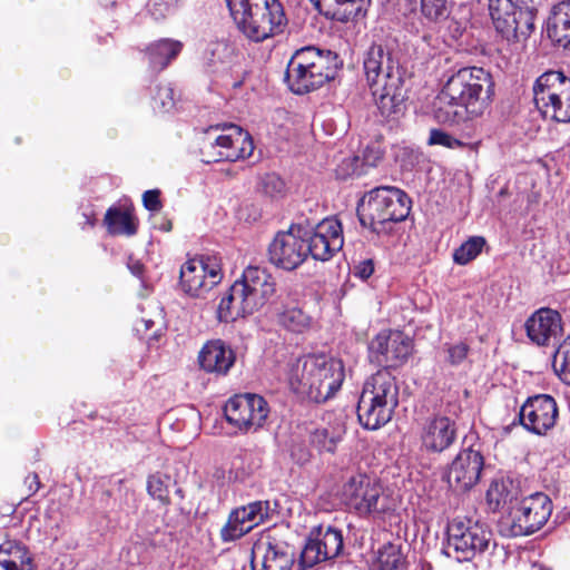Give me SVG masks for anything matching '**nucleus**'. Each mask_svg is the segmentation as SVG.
Segmentation results:
<instances>
[{"instance_id": "f257e3e1", "label": "nucleus", "mask_w": 570, "mask_h": 570, "mask_svg": "<svg viewBox=\"0 0 570 570\" xmlns=\"http://www.w3.org/2000/svg\"><path fill=\"white\" fill-rule=\"evenodd\" d=\"M494 82L490 72L465 67L451 75L435 97L434 117L444 125H459L481 117L491 106Z\"/></svg>"}, {"instance_id": "f03ea898", "label": "nucleus", "mask_w": 570, "mask_h": 570, "mask_svg": "<svg viewBox=\"0 0 570 570\" xmlns=\"http://www.w3.org/2000/svg\"><path fill=\"white\" fill-rule=\"evenodd\" d=\"M363 71L375 104L385 118H397L405 110L406 72L392 51L372 45L363 55Z\"/></svg>"}, {"instance_id": "7ed1b4c3", "label": "nucleus", "mask_w": 570, "mask_h": 570, "mask_svg": "<svg viewBox=\"0 0 570 570\" xmlns=\"http://www.w3.org/2000/svg\"><path fill=\"white\" fill-rule=\"evenodd\" d=\"M344 377L341 360L326 354H308L298 357L292 365L289 385L295 393L322 403L335 395Z\"/></svg>"}, {"instance_id": "20e7f679", "label": "nucleus", "mask_w": 570, "mask_h": 570, "mask_svg": "<svg viewBox=\"0 0 570 570\" xmlns=\"http://www.w3.org/2000/svg\"><path fill=\"white\" fill-rule=\"evenodd\" d=\"M276 294L275 278L258 266H248L220 298L217 317L234 322L264 307Z\"/></svg>"}, {"instance_id": "39448f33", "label": "nucleus", "mask_w": 570, "mask_h": 570, "mask_svg": "<svg viewBox=\"0 0 570 570\" xmlns=\"http://www.w3.org/2000/svg\"><path fill=\"white\" fill-rule=\"evenodd\" d=\"M230 16L245 37L262 42L284 32L287 18L279 0H226Z\"/></svg>"}, {"instance_id": "423d86ee", "label": "nucleus", "mask_w": 570, "mask_h": 570, "mask_svg": "<svg viewBox=\"0 0 570 570\" xmlns=\"http://www.w3.org/2000/svg\"><path fill=\"white\" fill-rule=\"evenodd\" d=\"M338 57L331 50L305 47L297 50L287 63L285 80L291 91L304 95L334 79Z\"/></svg>"}, {"instance_id": "0eeeda50", "label": "nucleus", "mask_w": 570, "mask_h": 570, "mask_svg": "<svg viewBox=\"0 0 570 570\" xmlns=\"http://www.w3.org/2000/svg\"><path fill=\"white\" fill-rule=\"evenodd\" d=\"M399 405L396 379L387 370H380L364 384L357 404L360 423L368 430H376L389 423Z\"/></svg>"}, {"instance_id": "6e6552de", "label": "nucleus", "mask_w": 570, "mask_h": 570, "mask_svg": "<svg viewBox=\"0 0 570 570\" xmlns=\"http://www.w3.org/2000/svg\"><path fill=\"white\" fill-rule=\"evenodd\" d=\"M407 195L395 187L372 189L360 203L357 216L362 226L373 233L389 234L392 224L404 220L411 209Z\"/></svg>"}, {"instance_id": "1a4fd4ad", "label": "nucleus", "mask_w": 570, "mask_h": 570, "mask_svg": "<svg viewBox=\"0 0 570 570\" xmlns=\"http://www.w3.org/2000/svg\"><path fill=\"white\" fill-rule=\"evenodd\" d=\"M342 502L361 517L383 518L393 512L396 502L376 478L366 473H353L342 483Z\"/></svg>"}, {"instance_id": "9d476101", "label": "nucleus", "mask_w": 570, "mask_h": 570, "mask_svg": "<svg viewBox=\"0 0 570 570\" xmlns=\"http://www.w3.org/2000/svg\"><path fill=\"white\" fill-rule=\"evenodd\" d=\"M552 509L549 495L543 492L532 493L510 507L509 515L500 523V531L507 537L532 534L548 522Z\"/></svg>"}, {"instance_id": "9b49d317", "label": "nucleus", "mask_w": 570, "mask_h": 570, "mask_svg": "<svg viewBox=\"0 0 570 570\" xmlns=\"http://www.w3.org/2000/svg\"><path fill=\"white\" fill-rule=\"evenodd\" d=\"M533 101L544 118L570 122V78L554 70L542 73L533 86Z\"/></svg>"}, {"instance_id": "f8f14e48", "label": "nucleus", "mask_w": 570, "mask_h": 570, "mask_svg": "<svg viewBox=\"0 0 570 570\" xmlns=\"http://www.w3.org/2000/svg\"><path fill=\"white\" fill-rule=\"evenodd\" d=\"M445 553L459 562L470 561L489 549L492 532L482 523L466 517L451 520L446 529Z\"/></svg>"}, {"instance_id": "ddd939ff", "label": "nucleus", "mask_w": 570, "mask_h": 570, "mask_svg": "<svg viewBox=\"0 0 570 570\" xmlns=\"http://www.w3.org/2000/svg\"><path fill=\"white\" fill-rule=\"evenodd\" d=\"M489 11L497 31L508 40L524 39L533 29L534 16L523 0H489Z\"/></svg>"}, {"instance_id": "4468645a", "label": "nucleus", "mask_w": 570, "mask_h": 570, "mask_svg": "<svg viewBox=\"0 0 570 570\" xmlns=\"http://www.w3.org/2000/svg\"><path fill=\"white\" fill-rule=\"evenodd\" d=\"M222 269L212 257L187 261L180 268L179 285L191 297H205L222 281Z\"/></svg>"}, {"instance_id": "2eb2a0df", "label": "nucleus", "mask_w": 570, "mask_h": 570, "mask_svg": "<svg viewBox=\"0 0 570 570\" xmlns=\"http://www.w3.org/2000/svg\"><path fill=\"white\" fill-rule=\"evenodd\" d=\"M307 256L305 234L299 226H291L288 230L277 233L268 246L269 262L285 271L297 268Z\"/></svg>"}, {"instance_id": "dca6fc26", "label": "nucleus", "mask_w": 570, "mask_h": 570, "mask_svg": "<svg viewBox=\"0 0 570 570\" xmlns=\"http://www.w3.org/2000/svg\"><path fill=\"white\" fill-rule=\"evenodd\" d=\"M267 402L257 394H238L230 397L224 407L226 420L239 430L261 428L267 419Z\"/></svg>"}, {"instance_id": "f3484780", "label": "nucleus", "mask_w": 570, "mask_h": 570, "mask_svg": "<svg viewBox=\"0 0 570 570\" xmlns=\"http://www.w3.org/2000/svg\"><path fill=\"white\" fill-rule=\"evenodd\" d=\"M303 234H305L308 255L315 261H330L344 244L342 225L333 217L320 222L309 235L304 230Z\"/></svg>"}, {"instance_id": "a211bd4d", "label": "nucleus", "mask_w": 570, "mask_h": 570, "mask_svg": "<svg viewBox=\"0 0 570 570\" xmlns=\"http://www.w3.org/2000/svg\"><path fill=\"white\" fill-rule=\"evenodd\" d=\"M519 415L521 424L528 431L544 435L556 425L559 411L551 395L538 394L525 401Z\"/></svg>"}, {"instance_id": "6ab92c4d", "label": "nucleus", "mask_w": 570, "mask_h": 570, "mask_svg": "<svg viewBox=\"0 0 570 570\" xmlns=\"http://www.w3.org/2000/svg\"><path fill=\"white\" fill-rule=\"evenodd\" d=\"M269 511V501H254L233 510L227 523L220 530L223 541L228 542L242 538L263 523L268 518Z\"/></svg>"}, {"instance_id": "aec40b11", "label": "nucleus", "mask_w": 570, "mask_h": 570, "mask_svg": "<svg viewBox=\"0 0 570 570\" xmlns=\"http://www.w3.org/2000/svg\"><path fill=\"white\" fill-rule=\"evenodd\" d=\"M456 439L458 424L446 415H431L421 425V448L428 453H442L450 449Z\"/></svg>"}, {"instance_id": "412c9836", "label": "nucleus", "mask_w": 570, "mask_h": 570, "mask_svg": "<svg viewBox=\"0 0 570 570\" xmlns=\"http://www.w3.org/2000/svg\"><path fill=\"white\" fill-rule=\"evenodd\" d=\"M483 464V456L479 451L464 449L450 464L446 482L454 491H468L479 482Z\"/></svg>"}, {"instance_id": "4be33fe9", "label": "nucleus", "mask_w": 570, "mask_h": 570, "mask_svg": "<svg viewBox=\"0 0 570 570\" xmlns=\"http://www.w3.org/2000/svg\"><path fill=\"white\" fill-rule=\"evenodd\" d=\"M293 563L289 547L272 535L263 537L252 549L253 570H289Z\"/></svg>"}, {"instance_id": "5701e85b", "label": "nucleus", "mask_w": 570, "mask_h": 570, "mask_svg": "<svg viewBox=\"0 0 570 570\" xmlns=\"http://www.w3.org/2000/svg\"><path fill=\"white\" fill-rule=\"evenodd\" d=\"M343 549L342 532L335 528L320 529L314 538H311L301 553V563L305 568L333 559Z\"/></svg>"}, {"instance_id": "b1692460", "label": "nucleus", "mask_w": 570, "mask_h": 570, "mask_svg": "<svg viewBox=\"0 0 570 570\" xmlns=\"http://www.w3.org/2000/svg\"><path fill=\"white\" fill-rule=\"evenodd\" d=\"M223 131L213 145L217 149L215 161H237L253 154L254 144L247 131L233 124L224 127Z\"/></svg>"}, {"instance_id": "393cba45", "label": "nucleus", "mask_w": 570, "mask_h": 570, "mask_svg": "<svg viewBox=\"0 0 570 570\" xmlns=\"http://www.w3.org/2000/svg\"><path fill=\"white\" fill-rule=\"evenodd\" d=\"M377 363L390 367L402 365L412 352L411 340L400 332L380 333L370 345Z\"/></svg>"}, {"instance_id": "a878e982", "label": "nucleus", "mask_w": 570, "mask_h": 570, "mask_svg": "<svg viewBox=\"0 0 570 570\" xmlns=\"http://www.w3.org/2000/svg\"><path fill=\"white\" fill-rule=\"evenodd\" d=\"M525 331L530 341L537 345L553 344L562 336L561 315L554 309L542 307L527 320Z\"/></svg>"}, {"instance_id": "bb28decb", "label": "nucleus", "mask_w": 570, "mask_h": 570, "mask_svg": "<svg viewBox=\"0 0 570 570\" xmlns=\"http://www.w3.org/2000/svg\"><path fill=\"white\" fill-rule=\"evenodd\" d=\"M236 360L234 351L222 340H212L204 344L198 362L207 373L226 375Z\"/></svg>"}, {"instance_id": "cd10ccee", "label": "nucleus", "mask_w": 570, "mask_h": 570, "mask_svg": "<svg viewBox=\"0 0 570 570\" xmlns=\"http://www.w3.org/2000/svg\"><path fill=\"white\" fill-rule=\"evenodd\" d=\"M547 36L556 46L570 49V0L561 1L551 9Z\"/></svg>"}, {"instance_id": "c85d7f7f", "label": "nucleus", "mask_w": 570, "mask_h": 570, "mask_svg": "<svg viewBox=\"0 0 570 570\" xmlns=\"http://www.w3.org/2000/svg\"><path fill=\"white\" fill-rule=\"evenodd\" d=\"M315 8L326 18L347 22L355 19L361 10L363 0H311Z\"/></svg>"}, {"instance_id": "c756f323", "label": "nucleus", "mask_w": 570, "mask_h": 570, "mask_svg": "<svg viewBox=\"0 0 570 570\" xmlns=\"http://www.w3.org/2000/svg\"><path fill=\"white\" fill-rule=\"evenodd\" d=\"M183 43L174 39H161L147 48V56L151 69H165L180 53Z\"/></svg>"}, {"instance_id": "7c9ffc66", "label": "nucleus", "mask_w": 570, "mask_h": 570, "mask_svg": "<svg viewBox=\"0 0 570 570\" xmlns=\"http://www.w3.org/2000/svg\"><path fill=\"white\" fill-rule=\"evenodd\" d=\"M485 501L489 510L497 512L507 505H511L514 501L518 502V491L510 480H495L491 482L487 494Z\"/></svg>"}, {"instance_id": "2f4dec72", "label": "nucleus", "mask_w": 570, "mask_h": 570, "mask_svg": "<svg viewBox=\"0 0 570 570\" xmlns=\"http://www.w3.org/2000/svg\"><path fill=\"white\" fill-rule=\"evenodd\" d=\"M406 559L402 551V544L387 542L383 544L376 553V559L371 566V570H405Z\"/></svg>"}, {"instance_id": "473e14b6", "label": "nucleus", "mask_w": 570, "mask_h": 570, "mask_svg": "<svg viewBox=\"0 0 570 570\" xmlns=\"http://www.w3.org/2000/svg\"><path fill=\"white\" fill-rule=\"evenodd\" d=\"M105 224L110 234L132 236L137 233V218L128 208H109L105 216Z\"/></svg>"}, {"instance_id": "72a5a7b5", "label": "nucleus", "mask_w": 570, "mask_h": 570, "mask_svg": "<svg viewBox=\"0 0 570 570\" xmlns=\"http://www.w3.org/2000/svg\"><path fill=\"white\" fill-rule=\"evenodd\" d=\"M342 435L343 429L341 426L317 428L311 433L309 443L321 453H334Z\"/></svg>"}, {"instance_id": "f704fd0d", "label": "nucleus", "mask_w": 570, "mask_h": 570, "mask_svg": "<svg viewBox=\"0 0 570 570\" xmlns=\"http://www.w3.org/2000/svg\"><path fill=\"white\" fill-rule=\"evenodd\" d=\"M278 323L293 333H304L312 327L313 320L301 307H285L278 314Z\"/></svg>"}, {"instance_id": "c9c22d12", "label": "nucleus", "mask_w": 570, "mask_h": 570, "mask_svg": "<svg viewBox=\"0 0 570 570\" xmlns=\"http://www.w3.org/2000/svg\"><path fill=\"white\" fill-rule=\"evenodd\" d=\"M485 243L482 236H471L454 250L453 261L459 265H466L481 254Z\"/></svg>"}, {"instance_id": "e433bc0d", "label": "nucleus", "mask_w": 570, "mask_h": 570, "mask_svg": "<svg viewBox=\"0 0 570 570\" xmlns=\"http://www.w3.org/2000/svg\"><path fill=\"white\" fill-rule=\"evenodd\" d=\"M553 367L560 380L570 385V335L556 351Z\"/></svg>"}, {"instance_id": "4c0bfd02", "label": "nucleus", "mask_w": 570, "mask_h": 570, "mask_svg": "<svg viewBox=\"0 0 570 570\" xmlns=\"http://www.w3.org/2000/svg\"><path fill=\"white\" fill-rule=\"evenodd\" d=\"M420 4L422 16L430 22H440L450 14L446 0H421Z\"/></svg>"}, {"instance_id": "58836bf2", "label": "nucleus", "mask_w": 570, "mask_h": 570, "mask_svg": "<svg viewBox=\"0 0 570 570\" xmlns=\"http://www.w3.org/2000/svg\"><path fill=\"white\" fill-rule=\"evenodd\" d=\"M27 554V551L23 546L14 541H7L0 546V569H4L11 563L19 561L20 558L23 559V556Z\"/></svg>"}, {"instance_id": "ea45409f", "label": "nucleus", "mask_w": 570, "mask_h": 570, "mask_svg": "<svg viewBox=\"0 0 570 570\" xmlns=\"http://www.w3.org/2000/svg\"><path fill=\"white\" fill-rule=\"evenodd\" d=\"M166 480H168V478L160 473L151 474L147 480V491L149 495L163 503L169 502V491Z\"/></svg>"}, {"instance_id": "a19ab883", "label": "nucleus", "mask_w": 570, "mask_h": 570, "mask_svg": "<svg viewBox=\"0 0 570 570\" xmlns=\"http://www.w3.org/2000/svg\"><path fill=\"white\" fill-rule=\"evenodd\" d=\"M444 352L446 353V363L451 366L461 365L468 357L470 347L464 342H458L454 344H445Z\"/></svg>"}, {"instance_id": "79ce46f5", "label": "nucleus", "mask_w": 570, "mask_h": 570, "mask_svg": "<svg viewBox=\"0 0 570 570\" xmlns=\"http://www.w3.org/2000/svg\"><path fill=\"white\" fill-rule=\"evenodd\" d=\"M284 181L276 174H266L261 181L263 193L269 197H277L284 190Z\"/></svg>"}, {"instance_id": "37998d69", "label": "nucleus", "mask_w": 570, "mask_h": 570, "mask_svg": "<svg viewBox=\"0 0 570 570\" xmlns=\"http://www.w3.org/2000/svg\"><path fill=\"white\" fill-rule=\"evenodd\" d=\"M429 144L440 145L452 149L463 145L459 139L441 129H432L430 131Z\"/></svg>"}, {"instance_id": "c03bdc74", "label": "nucleus", "mask_w": 570, "mask_h": 570, "mask_svg": "<svg viewBox=\"0 0 570 570\" xmlns=\"http://www.w3.org/2000/svg\"><path fill=\"white\" fill-rule=\"evenodd\" d=\"M178 0H151L149 12L155 19L165 18L176 7Z\"/></svg>"}, {"instance_id": "a18cd8bd", "label": "nucleus", "mask_w": 570, "mask_h": 570, "mask_svg": "<svg viewBox=\"0 0 570 570\" xmlns=\"http://www.w3.org/2000/svg\"><path fill=\"white\" fill-rule=\"evenodd\" d=\"M154 100L159 109L167 111L174 106V90L169 86H161Z\"/></svg>"}, {"instance_id": "49530a36", "label": "nucleus", "mask_w": 570, "mask_h": 570, "mask_svg": "<svg viewBox=\"0 0 570 570\" xmlns=\"http://www.w3.org/2000/svg\"><path fill=\"white\" fill-rule=\"evenodd\" d=\"M374 269L375 265L372 258L363 259L354 265L353 275L365 281L373 275Z\"/></svg>"}, {"instance_id": "de8ad7c7", "label": "nucleus", "mask_w": 570, "mask_h": 570, "mask_svg": "<svg viewBox=\"0 0 570 570\" xmlns=\"http://www.w3.org/2000/svg\"><path fill=\"white\" fill-rule=\"evenodd\" d=\"M142 203L146 209L159 212L163 207L160 202V191L158 189L146 190L142 195Z\"/></svg>"}, {"instance_id": "09e8293b", "label": "nucleus", "mask_w": 570, "mask_h": 570, "mask_svg": "<svg viewBox=\"0 0 570 570\" xmlns=\"http://www.w3.org/2000/svg\"><path fill=\"white\" fill-rule=\"evenodd\" d=\"M0 570H2V569H0ZM3 570H32L31 569V560L26 554V556H23V559L20 558L19 561L11 563V566L4 568Z\"/></svg>"}, {"instance_id": "8fccbe9b", "label": "nucleus", "mask_w": 570, "mask_h": 570, "mask_svg": "<svg viewBox=\"0 0 570 570\" xmlns=\"http://www.w3.org/2000/svg\"><path fill=\"white\" fill-rule=\"evenodd\" d=\"M127 266L132 275L141 277L144 273V265L140 261L129 257Z\"/></svg>"}, {"instance_id": "3c124183", "label": "nucleus", "mask_w": 570, "mask_h": 570, "mask_svg": "<svg viewBox=\"0 0 570 570\" xmlns=\"http://www.w3.org/2000/svg\"><path fill=\"white\" fill-rule=\"evenodd\" d=\"M549 107L551 108H554L557 110V112L560 110H564V107H566V104H564V99H558V100H553L552 102L548 104Z\"/></svg>"}, {"instance_id": "603ef678", "label": "nucleus", "mask_w": 570, "mask_h": 570, "mask_svg": "<svg viewBox=\"0 0 570 570\" xmlns=\"http://www.w3.org/2000/svg\"><path fill=\"white\" fill-rule=\"evenodd\" d=\"M171 226L170 224L166 225V230H170Z\"/></svg>"}]
</instances>
